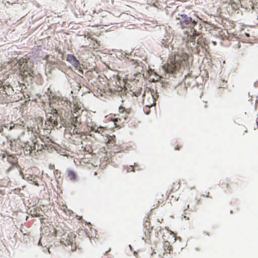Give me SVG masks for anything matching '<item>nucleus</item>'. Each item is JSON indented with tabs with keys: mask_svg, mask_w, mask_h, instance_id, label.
Wrapping results in <instances>:
<instances>
[{
	"mask_svg": "<svg viewBox=\"0 0 258 258\" xmlns=\"http://www.w3.org/2000/svg\"><path fill=\"white\" fill-rule=\"evenodd\" d=\"M188 59V55L186 53L181 52L175 54L174 58H171L168 63L167 71L172 73L179 70L186 63Z\"/></svg>",
	"mask_w": 258,
	"mask_h": 258,
	"instance_id": "f257e3e1",
	"label": "nucleus"
},
{
	"mask_svg": "<svg viewBox=\"0 0 258 258\" xmlns=\"http://www.w3.org/2000/svg\"><path fill=\"white\" fill-rule=\"evenodd\" d=\"M76 235L73 232L65 233L61 236L60 242L68 247V250L74 251L76 250L77 247L76 243Z\"/></svg>",
	"mask_w": 258,
	"mask_h": 258,
	"instance_id": "f03ea898",
	"label": "nucleus"
},
{
	"mask_svg": "<svg viewBox=\"0 0 258 258\" xmlns=\"http://www.w3.org/2000/svg\"><path fill=\"white\" fill-rule=\"evenodd\" d=\"M176 19L179 21V24L181 29H194L197 25V22L185 14H178Z\"/></svg>",
	"mask_w": 258,
	"mask_h": 258,
	"instance_id": "7ed1b4c3",
	"label": "nucleus"
},
{
	"mask_svg": "<svg viewBox=\"0 0 258 258\" xmlns=\"http://www.w3.org/2000/svg\"><path fill=\"white\" fill-rule=\"evenodd\" d=\"M47 120L45 121V124L48 126L54 127L58 124V113L56 109H51V112H48L46 115Z\"/></svg>",
	"mask_w": 258,
	"mask_h": 258,
	"instance_id": "20e7f679",
	"label": "nucleus"
},
{
	"mask_svg": "<svg viewBox=\"0 0 258 258\" xmlns=\"http://www.w3.org/2000/svg\"><path fill=\"white\" fill-rule=\"evenodd\" d=\"M143 97V104L144 106H152L155 104V99L151 91L148 90L145 92Z\"/></svg>",
	"mask_w": 258,
	"mask_h": 258,
	"instance_id": "39448f33",
	"label": "nucleus"
},
{
	"mask_svg": "<svg viewBox=\"0 0 258 258\" xmlns=\"http://www.w3.org/2000/svg\"><path fill=\"white\" fill-rule=\"evenodd\" d=\"M119 114L117 115L115 114L114 116H119L121 117V119H120L119 121V124H123L124 123V121L126 120L129 113H130V109H125L123 106H120L119 107Z\"/></svg>",
	"mask_w": 258,
	"mask_h": 258,
	"instance_id": "423d86ee",
	"label": "nucleus"
},
{
	"mask_svg": "<svg viewBox=\"0 0 258 258\" xmlns=\"http://www.w3.org/2000/svg\"><path fill=\"white\" fill-rule=\"evenodd\" d=\"M67 60L72 64L76 69L80 67V63L76 57L73 54H68L67 56Z\"/></svg>",
	"mask_w": 258,
	"mask_h": 258,
	"instance_id": "0eeeda50",
	"label": "nucleus"
},
{
	"mask_svg": "<svg viewBox=\"0 0 258 258\" xmlns=\"http://www.w3.org/2000/svg\"><path fill=\"white\" fill-rule=\"evenodd\" d=\"M138 66V62L134 59L127 58L125 60V67L130 70L135 69Z\"/></svg>",
	"mask_w": 258,
	"mask_h": 258,
	"instance_id": "6e6552de",
	"label": "nucleus"
},
{
	"mask_svg": "<svg viewBox=\"0 0 258 258\" xmlns=\"http://www.w3.org/2000/svg\"><path fill=\"white\" fill-rule=\"evenodd\" d=\"M198 43H196V42H186V46L188 48V49H190L192 52L195 53H199L200 52V50L198 49Z\"/></svg>",
	"mask_w": 258,
	"mask_h": 258,
	"instance_id": "1a4fd4ad",
	"label": "nucleus"
},
{
	"mask_svg": "<svg viewBox=\"0 0 258 258\" xmlns=\"http://www.w3.org/2000/svg\"><path fill=\"white\" fill-rule=\"evenodd\" d=\"M36 139H37L36 137L35 136H33V138L32 139V143L31 145H28L27 146V144H26V146H25V148H26V150L27 152H28V153H26V154H30L31 153L32 151L35 150L36 149V144L37 141H36Z\"/></svg>",
	"mask_w": 258,
	"mask_h": 258,
	"instance_id": "9d476101",
	"label": "nucleus"
},
{
	"mask_svg": "<svg viewBox=\"0 0 258 258\" xmlns=\"http://www.w3.org/2000/svg\"><path fill=\"white\" fill-rule=\"evenodd\" d=\"M31 215L34 217H39L42 216L43 211L39 207L34 208L30 211Z\"/></svg>",
	"mask_w": 258,
	"mask_h": 258,
	"instance_id": "9b49d317",
	"label": "nucleus"
},
{
	"mask_svg": "<svg viewBox=\"0 0 258 258\" xmlns=\"http://www.w3.org/2000/svg\"><path fill=\"white\" fill-rule=\"evenodd\" d=\"M7 161L12 165L17 166L18 165V158L13 155H8Z\"/></svg>",
	"mask_w": 258,
	"mask_h": 258,
	"instance_id": "f8f14e48",
	"label": "nucleus"
},
{
	"mask_svg": "<svg viewBox=\"0 0 258 258\" xmlns=\"http://www.w3.org/2000/svg\"><path fill=\"white\" fill-rule=\"evenodd\" d=\"M115 136H108L107 137L106 144L108 147H113L115 143Z\"/></svg>",
	"mask_w": 258,
	"mask_h": 258,
	"instance_id": "ddd939ff",
	"label": "nucleus"
},
{
	"mask_svg": "<svg viewBox=\"0 0 258 258\" xmlns=\"http://www.w3.org/2000/svg\"><path fill=\"white\" fill-rule=\"evenodd\" d=\"M57 105L59 106L61 109H63L64 107H68L69 102L66 99L59 98L57 100Z\"/></svg>",
	"mask_w": 258,
	"mask_h": 258,
	"instance_id": "4468645a",
	"label": "nucleus"
},
{
	"mask_svg": "<svg viewBox=\"0 0 258 258\" xmlns=\"http://www.w3.org/2000/svg\"><path fill=\"white\" fill-rule=\"evenodd\" d=\"M190 33L192 34V35H188V39L186 42H196V30L194 28L190 29Z\"/></svg>",
	"mask_w": 258,
	"mask_h": 258,
	"instance_id": "2eb2a0df",
	"label": "nucleus"
},
{
	"mask_svg": "<svg viewBox=\"0 0 258 258\" xmlns=\"http://www.w3.org/2000/svg\"><path fill=\"white\" fill-rule=\"evenodd\" d=\"M83 109H82V108L79 104L77 103L74 104V108L72 110V112L73 113L77 114V115H80V113L83 111Z\"/></svg>",
	"mask_w": 258,
	"mask_h": 258,
	"instance_id": "dca6fc26",
	"label": "nucleus"
},
{
	"mask_svg": "<svg viewBox=\"0 0 258 258\" xmlns=\"http://www.w3.org/2000/svg\"><path fill=\"white\" fill-rule=\"evenodd\" d=\"M79 117L77 115L76 116H73L72 117V124H73L75 127L77 126L78 124H80L81 123V119H79Z\"/></svg>",
	"mask_w": 258,
	"mask_h": 258,
	"instance_id": "f3484780",
	"label": "nucleus"
},
{
	"mask_svg": "<svg viewBox=\"0 0 258 258\" xmlns=\"http://www.w3.org/2000/svg\"><path fill=\"white\" fill-rule=\"evenodd\" d=\"M68 177L72 181H76L77 177L76 173L72 170L68 171Z\"/></svg>",
	"mask_w": 258,
	"mask_h": 258,
	"instance_id": "a211bd4d",
	"label": "nucleus"
},
{
	"mask_svg": "<svg viewBox=\"0 0 258 258\" xmlns=\"http://www.w3.org/2000/svg\"><path fill=\"white\" fill-rule=\"evenodd\" d=\"M164 249L165 251H168L170 253V251L172 250V247L170 243L168 241H165L163 245Z\"/></svg>",
	"mask_w": 258,
	"mask_h": 258,
	"instance_id": "6ab92c4d",
	"label": "nucleus"
},
{
	"mask_svg": "<svg viewBox=\"0 0 258 258\" xmlns=\"http://www.w3.org/2000/svg\"><path fill=\"white\" fill-rule=\"evenodd\" d=\"M123 88L121 86H118L115 88H111L110 90L113 92V93H117L118 95H120L122 91Z\"/></svg>",
	"mask_w": 258,
	"mask_h": 258,
	"instance_id": "aec40b11",
	"label": "nucleus"
},
{
	"mask_svg": "<svg viewBox=\"0 0 258 258\" xmlns=\"http://www.w3.org/2000/svg\"><path fill=\"white\" fill-rule=\"evenodd\" d=\"M120 119H121V117L117 116L114 118L113 120L116 127H120L122 124H119Z\"/></svg>",
	"mask_w": 258,
	"mask_h": 258,
	"instance_id": "412c9836",
	"label": "nucleus"
},
{
	"mask_svg": "<svg viewBox=\"0 0 258 258\" xmlns=\"http://www.w3.org/2000/svg\"><path fill=\"white\" fill-rule=\"evenodd\" d=\"M160 196V195L159 194L157 195V200H158L159 203L162 204L163 202L166 200V198L165 196L162 195V199H160L159 198Z\"/></svg>",
	"mask_w": 258,
	"mask_h": 258,
	"instance_id": "4be33fe9",
	"label": "nucleus"
},
{
	"mask_svg": "<svg viewBox=\"0 0 258 258\" xmlns=\"http://www.w3.org/2000/svg\"><path fill=\"white\" fill-rule=\"evenodd\" d=\"M105 130V128L101 126H100L98 127H97L96 128V131L97 132V133L101 134H102Z\"/></svg>",
	"mask_w": 258,
	"mask_h": 258,
	"instance_id": "5701e85b",
	"label": "nucleus"
},
{
	"mask_svg": "<svg viewBox=\"0 0 258 258\" xmlns=\"http://www.w3.org/2000/svg\"><path fill=\"white\" fill-rule=\"evenodd\" d=\"M151 106H144V111L146 114H149L150 113V107Z\"/></svg>",
	"mask_w": 258,
	"mask_h": 258,
	"instance_id": "b1692460",
	"label": "nucleus"
},
{
	"mask_svg": "<svg viewBox=\"0 0 258 258\" xmlns=\"http://www.w3.org/2000/svg\"><path fill=\"white\" fill-rule=\"evenodd\" d=\"M21 123H21V124H19V123L15 124V125H17V126H16L15 128H16V129H24V125L23 124L24 122H23V121H22Z\"/></svg>",
	"mask_w": 258,
	"mask_h": 258,
	"instance_id": "393cba45",
	"label": "nucleus"
},
{
	"mask_svg": "<svg viewBox=\"0 0 258 258\" xmlns=\"http://www.w3.org/2000/svg\"><path fill=\"white\" fill-rule=\"evenodd\" d=\"M82 133V132L78 128H77V127H74L73 130V133L74 134H81Z\"/></svg>",
	"mask_w": 258,
	"mask_h": 258,
	"instance_id": "a878e982",
	"label": "nucleus"
},
{
	"mask_svg": "<svg viewBox=\"0 0 258 258\" xmlns=\"http://www.w3.org/2000/svg\"><path fill=\"white\" fill-rule=\"evenodd\" d=\"M229 183L228 181H225V182H222L221 183V187L222 188H228L229 187Z\"/></svg>",
	"mask_w": 258,
	"mask_h": 258,
	"instance_id": "bb28decb",
	"label": "nucleus"
},
{
	"mask_svg": "<svg viewBox=\"0 0 258 258\" xmlns=\"http://www.w3.org/2000/svg\"><path fill=\"white\" fill-rule=\"evenodd\" d=\"M98 127L99 126H98L96 125H92L91 126V130L94 131L96 133H97V132L96 131V128H97V127Z\"/></svg>",
	"mask_w": 258,
	"mask_h": 258,
	"instance_id": "cd10ccee",
	"label": "nucleus"
},
{
	"mask_svg": "<svg viewBox=\"0 0 258 258\" xmlns=\"http://www.w3.org/2000/svg\"><path fill=\"white\" fill-rule=\"evenodd\" d=\"M189 208V205L185 204L182 208L183 211L186 210Z\"/></svg>",
	"mask_w": 258,
	"mask_h": 258,
	"instance_id": "c85d7f7f",
	"label": "nucleus"
},
{
	"mask_svg": "<svg viewBox=\"0 0 258 258\" xmlns=\"http://www.w3.org/2000/svg\"><path fill=\"white\" fill-rule=\"evenodd\" d=\"M54 174L55 175H58L60 174V172L58 171V170L56 169L54 171Z\"/></svg>",
	"mask_w": 258,
	"mask_h": 258,
	"instance_id": "c756f323",
	"label": "nucleus"
},
{
	"mask_svg": "<svg viewBox=\"0 0 258 258\" xmlns=\"http://www.w3.org/2000/svg\"><path fill=\"white\" fill-rule=\"evenodd\" d=\"M2 87H3L4 88V90L6 89V86L5 85H3V82L0 80V88H2Z\"/></svg>",
	"mask_w": 258,
	"mask_h": 258,
	"instance_id": "7c9ffc66",
	"label": "nucleus"
},
{
	"mask_svg": "<svg viewBox=\"0 0 258 258\" xmlns=\"http://www.w3.org/2000/svg\"><path fill=\"white\" fill-rule=\"evenodd\" d=\"M61 209L64 212H66V210H67V206L62 205Z\"/></svg>",
	"mask_w": 258,
	"mask_h": 258,
	"instance_id": "2f4dec72",
	"label": "nucleus"
},
{
	"mask_svg": "<svg viewBox=\"0 0 258 258\" xmlns=\"http://www.w3.org/2000/svg\"><path fill=\"white\" fill-rule=\"evenodd\" d=\"M16 126H17V125H15V124H14L13 125H11L9 130H12L13 128H15Z\"/></svg>",
	"mask_w": 258,
	"mask_h": 258,
	"instance_id": "473e14b6",
	"label": "nucleus"
},
{
	"mask_svg": "<svg viewBox=\"0 0 258 258\" xmlns=\"http://www.w3.org/2000/svg\"><path fill=\"white\" fill-rule=\"evenodd\" d=\"M174 184L176 185V189L179 188V183H174Z\"/></svg>",
	"mask_w": 258,
	"mask_h": 258,
	"instance_id": "72a5a7b5",
	"label": "nucleus"
},
{
	"mask_svg": "<svg viewBox=\"0 0 258 258\" xmlns=\"http://www.w3.org/2000/svg\"><path fill=\"white\" fill-rule=\"evenodd\" d=\"M181 148V146H178V145H177L175 147V150H179Z\"/></svg>",
	"mask_w": 258,
	"mask_h": 258,
	"instance_id": "f704fd0d",
	"label": "nucleus"
},
{
	"mask_svg": "<svg viewBox=\"0 0 258 258\" xmlns=\"http://www.w3.org/2000/svg\"><path fill=\"white\" fill-rule=\"evenodd\" d=\"M55 168L54 165H49V169L54 170Z\"/></svg>",
	"mask_w": 258,
	"mask_h": 258,
	"instance_id": "c9c22d12",
	"label": "nucleus"
},
{
	"mask_svg": "<svg viewBox=\"0 0 258 258\" xmlns=\"http://www.w3.org/2000/svg\"><path fill=\"white\" fill-rule=\"evenodd\" d=\"M254 86L255 87H258V81L254 83Z\"/></svg>",
	"mask_w": 258,
	"mask_h": 258,
	"instance_id": "e433bc0d",
	"label": "nucleus"
},
{
	"mask_svg": "<svg viewBox=\"0 0 258 258\" xmlns=\"http://www.w3.org/2000/svg\"><path fill=\"white\" fill-rule=\"evenodd\" d=\"M6 155H5V154H3L2 155V159H4V158L6 157Z\"/></svg>",
	"mask_w": 258,
	"mask_h": 258,
	"instance_id": "4c0bfd02",
	"label": "nucleus"
},
{
	"mask_svg": "<svg viewBox=\"0 0 258 258\" xmlns=\"http://www.w3.org/2000/svg\"><path fill=\"white\" fill-rule=\"evenodd\" d=\"M4 126L6 128L8 127V125H6V124H4Z\"/></svg>",
	"mask_w": 258,
	"mask_h": 258,
	"instance_id": "58836bf2",
	"label": "nucleus"
},
{
	"mask_svg": "<svg viewBox=\"0 0 258 258\" xmlns=\"http://www.w3.org/2000/svg\"><path fill=\"white\" fill-rule=\"evenodd\" d=\"M139 95V93H137V94H135V96H138Z\"/></svg>",
	"mask_w": 258,
	"mask_h": 258,
	"instance_id": "ea45409f",
	"label": "nucleus"
},
{
	"mask_svg": "<svg viewBox=\"0 0 258 258\" xmlns=\"http://www.w3.org/2000/svg\"><path fill=\"white\" fill-rule=\"evenodd\" d=\"M132 171H135L134 169V168H132Z\"/></svg>",
	"mask_w": 258,
	"mask_h": 258,
	"instance_id": "a19ab883",
	"label": "nucleus"
},
{
	"mask_svg": "<svg viewBox=\"0 0 258 258\" xmlns=\"http://www.w3.org/2000/svg\"><path fill=\"white\" fill-rule=\"evenodd\" d=\"M35 185H38V183H36V182H35Z\"/></svg>",
	"mask_w": 258,
	"mask_h": 258,
	"instance_id": "79ce46f5",
	"label": "nucleus"
},
{
	"mask_svg": "<svg viewBox=\"0 0 258 258\" xmlns=\"http://www.w3.org/2000/svg\"><path fill=\"white\" fill-rule=\"evenodd\" d=\"M96 174H97V173H96V172H95V173H94V175H96Z\"/></svg>",
	"mask_w": 258,
	"mask_h": 258,
	"instance_id": "37998d69",
	"label": "nucleus"
},
{
	"mask_svg": "<svg viewBox=\"0 0 258 258\" xmlns=\"http://www.w3.org/2000/svg\"><path fill=\"white\" fill-rule=\"evenodd\" d=\"M80 71L82 73H83L82 70H80Z\"/></svg>",
	"mask_w": 258,
	"mask_h": 258,
	"instance_id": "c03bdc74",
	"label": "nucleus"
}]
</instances>
